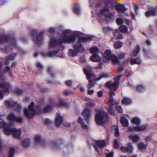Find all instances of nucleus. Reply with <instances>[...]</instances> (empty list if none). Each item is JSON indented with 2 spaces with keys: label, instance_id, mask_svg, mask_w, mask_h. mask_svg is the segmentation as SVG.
<instances>
[{
  "label": "nucleus",
  "instance_id": "nucleus-1",
  "mask_svg": "<svg viewBox=\"0 0 157 157\" xmlns=\"http://www.w3.org/2000/svg\"><path fill=\"white\" fill-rule=\"evenodd\" d=\"M72 32V30L70 29L64 30L63 32V36H61L58 40H56L55 39H51L49 44V47L55 48L61 44L64 43L71 44L74 42L76 40L75 36L72 35L68 36Z\"/></svg>",
  "mask_w": 157,
  "mask_h": 157
},
{
  "label": "nucleus",
  "instance_id": "nucleus-2",
  "mask_svg": "<svg viewBox=\"0 0 157 157\" xmlns=\"http://www.w3.org/2000/svg\"><path fill=\"white\" fill-rule=\"evenodd\" d=\"M55 103L54 101H52L49 104L46 105L43 110H41L40 108L34 109L33 108L34 103L33 102H32L29 105L28 109H25L24 113L25 115L27 116L29 118L31 119L33 117L35 114H38L41 112H49L55 106Z\"/></svg>",
  "mask_w": 157,
  "mask_h": 157
},
{
  "label": "nucleus",
  "instance_id": "nucleus-3",
  "mask_svg": "<svg viewBox=\"0 0 157 157\" xmlns=\"http://www.w3.org/2000/svg\"><path fill=\"white\" fill-rule=\"evenodd\" d=\"M0 48L2 51L8 53L9 51L6 46H3L2 45H8L10 48H13L17 47L16 39L14 36L9 37L7 35H4L0 36Z\"/></svg>",
  "mask_w": 157,
  "mask_h": 157
},
{
  "label": "nucleus",
  "instance_id": "nucleus-4",
  "mask_svg": "<svg viewBox=\"0 0 157 157\" xmlns=\"http://www.w3.org/2000/svg\"><path fill=\"white\" fill-rule=\"evenodd\" d=\"M111 1H107L106 2V6L107 7H104L102 8H101L100 11L98 13V15L99 17L103 20L109 21L112 18V14L110 12L109 9L108 7L111 6L110 5H108V4L110 3Z\"/></svg>",
  "mask_w": 157,
  "mask_h": 157
},
{
  "label": "nucleus",
  "instance_id": "nucleus-5",
  "mask_svg": "<svg viewBox=\"0 0 157 157\" xmlns=\"http://www.w3.org/2000/svg\"><path fill=\"white\" fill-rule=\"evenodd\" d=\"M93 36H89L81 38L74 44V48L78 52H82L84 51L85 48L83 45L81 44V42L85 43L87 41H91L93 40Z\"/></svg>",
  "mask_w": 157,
  "mask_h": 157
},
{
  "label": "nucleus",
  "instance_id": "nucleus-6",
  "mask_svg": "<svg viewBox=\"0 0 157 157\" xmlns=\"http://www.w3.org/2000/svg\"><path fill=\"white\" fill-rule=\"evenodd\" d=\"M108 113L104 110H100L95 116V121L98 125H102L108 118Z\"/></svg>",
  "mask_w": 157,
  "mask_h": 157
},
{
  "label": "nucleus",
  "instance_id": "nucleus-7",
  "mask_svg": "<svg viewBox=\"0 0 157 157\" xmlns=\"http://www.w3.org/2000/svg\"><path fill=\"white\" fill-rule=\"evenodd\" d=\"M44 34V32H41L37 34V32L35 29L33 30L32 31L31 36L35 44L39 45L42 43Z\"/></svg>",
  "mask_w": 157,
  "mask_h": 157
},
{
  "label": "nucleus",
  "instance_id": "nucleus-8",
  "mask_svg": "<svg viewBox=\"0 0 157 157\" xmlns=\"http://www.w3.org/2000/svg\"><path fill=\"white\" fill-rule=\"evenodd\" d=\"M11 88L12 86L8 82H5L3 83L0 82V99L3 98V93H8Z\"/></svg>",
  "mask_w": 157,
  "mask_h": 157
},
{
  "label": "nucleus",
  "instance_id": "nucleus-9",
  "mask_svg": "<svg viewBox=\"0 0 157 157\" xmlns=\"http://www.w3.org/2000/svg\"><path fill=\"white\" fill-rule=\"evenodd\" d=\"M12 132L13 136L14 137L20 138L21 134L20 129H17L16 128H11L7 127L4 129V133L6 135H9Z\"/></svg>",
  "mask_w": 157,
  "mask_h": 157
},
{
  "label": "nucleus",
  "instance_id": "nucleus-10",
  "mask_svg": "<svg viewBox=\"0 0 157 157\" xmlns=\"http://www.w3.org/2000/svg\"><path fill=\"white\" fill-rule=\"evenodd\" d=\"M121 76V75H119L117 77H115V81L114 82L109 81L105 83V86L109 87L110 88H118L119 85V80Z\"/></svg>",
  "mask_w": 157,
  "mask_h": 157
},
{
  "label": "nucleus",
  "instance_id": "nucleus-11",
  "mask_svg": "<svg viewBox=\"0 0 157 157\" xmlns=\"http://www.w3.org/2000/svg\"><path fill=\"white\" fill-rule=\"evenodd\" d=\"M64 142L63 139H59L58 140L52 142L50 144V146L54 150H56L59 148V146L62 144Z\"/></svg>",
  "mask_w": 157,
  "mask_h": 157
},
{
  "label": "nucleus",
  "instance_id": "nucleus-12",
  "mask_svg": "<svg viewBox=\"0 0 157 157\" xmlns=\"http://www.w3.org/2000/svg\"><path fill=\"white\" fill-rule=\"evenodd\" d=\"M8 119L10 120L11 122H17L18 123H20L22 122V119L20 117H16L14 113L11 112L8 117Z\"/></svg>",
  "mask_w": 157,
  "mask_h": 157
},
{
  "label": "nucleus",
  "instance_id": "nucleus-13",
  "mask_svg": "<svg viewBox=\"0 0 157 157\" xmlns=\"http://www.w3.org/2000/svg\"><path fill=\"white\" fill-rule=\"evenodd\" d=\"M5 105L9 107H12L17 111H20L21 106L17 103L13 101L10 102L6 101L5 102Z\"/></svg>",
  "mask_w": 157,
  "mask_h": 157
},
{
  "label": "nucleus",
  "instance_id": "nucleus-14",
  "mask_svg": "<svg viewBox=\"0 0 157 157\" xmlns=\"http://www.w3.org/2000/svg\"><path fill=\"white\" fill-rule=\"evenodd\" d=\"M59 50L58 49L57 51L54 50L52 51H49L48 52L43 53L44 56H48L51 57L54 56H56L58 57H61L62 54L59 52Z\"/></svg>",
  "mask_w": 157,
  "mask_h": 157
},
{
  "label": "nucleus",
  "instance_id": "nucleus-15",
  "mask_svg": "<svg viewBox=\"0 0 157 157\" xmlns=\"http://www.w3.org/2000/svg\"><path fill=\"white\" fill-rule=\"evenodd\" d=\"M96 145L94 146V147L95 150L98 153H99V151L97 146L101 148H103L105 146L106 142L105 140L97 141L96 142Z\"/></svg>",
  "mask_w": 157,
  "mask_h": 157
},
{
  "label": "nucleus",
  "instance_id": "nucleus-16",
  "mask_svg": "<svg viewBox=\"0 0 157 157\" xmlns=\"http://www.w3.org/2000/svg\"><path fill=\"white\" fill-rule=\"evenodd\" d=\"M82 115L85 119L88 121L91 116V110L88 108L84 109Z\"/></svg>",
  "mask_w": 157,
  "mask_h": 157
},
{
  "label": "nucleus",
  "instance_id": "nucleus-17",
  "mask_svg": "<svg viewBox=\"0 0 157 157\" xmlns=\"http://www.w3.org/2000/svg\"><path fill=\"white\" fill-rule=\"evenodd\" d=\"M63 120V117L60 113L57 114L55 119V124L56 126L59 127L62 123Z\"/></svg>",
  "mask_w": 157,
  "mask_h": 157
},
{
  "label": "nucleus",
  "instance_id": "nucleus-18",
  "mask_svg": "<svg viewBox=\"0 0 157 157\" xmlns=\"http://www.w3.org/2000/svg\"><path fill=\"white\" fill-rule=\"evenodd\" d=\"M55 106H57L60 108H68L69 107V104L63 101V100L60 99L57 103H55Z\"/></svg>",
  "mask_w": 157,
  "mask_h": 157
},
{
  "label": "nucleus",
  "instance_id": "nucleus-19",
  "mask_svg": "<svg viewBox=\"0 0 157 157\" xmlns=\"http://www.w3.org/2000/svg\"><path fill=\"white\" fill-rule=\"evenodd\" d=\"M90 59L93 62H98L101 60V58L97 54H94L91 56Z\"/></svg>",
  "mask_w": 157,
  "mask_h": 157
},
{
  "label": "nucleus",
  "instance_id": "nucleus-20",
  "mask_svg": "<svg viewBox=\"0 0 157 157\" xmlns=\"http://www.w3.org/2000/svg\"><path fill=\"white\" fill-rule=\"evenodd\" d=\"M117 11L119 13H122L126 11L127 9L123 5H117L116 7Z\"/></svg>",
  "mask_w": 157,
  "mask_h": 157
},
{
  "label": "nucleus",
  "instance_id": "nucleus-21",
  "mask_svg": "<svg viewBox=\"0 0 157 157\" xmlns=\"http://www.w3.org/2000/svg\"><path fill=\"white\" fill-rule=\"evenodd\" d=\"M83 70L84 73L86 75L88 80H91V77L93 76V74L91 73V71L89 70H88L86 68H84Z\"/></svg>",
  "mask_w": 157,
  "mask_h": 157
},
{
  "label": "nucleus",
  "instance_id": "nucleus-22",
  "mask_svg": "<svg viewBox=\"0 0 157 157\" xmlns=\"http://www.w3.org/2000/svg\"><path fill=\"white\" fill-rule=\"evenodd\" d=\"M157 13V8L154 10H148L145 13V15L147 17L155 16Z\"/></svg>",
  "mask_w": 157,
  "mask_h": 157
},
{
  "label": "nucleus",
  "instance_id": "nucleus-23",
  "mask_svg": "<svg viewBox=\"0 0 157 157\" xmlns=\"http://www.w3.org/2000/svg\"><path fill=\"white\" fill-rule=\"evenodd\" d=\"M147 128V125H144L135 127L134 128V129L136 131L139 132L145 130Z\"/></svg>",
  "mask_w": 157,
  "mask_h": 157
},
{
  "label": "nucleus",
  "instance_id": "nucleus-24",
  "mask_svg": "<svg viewBox=\"0 0 157 157\" xmlns=\"http://www.w3.org/2000/svg\"><path fill=\"white\" fill-rule=\"evenodd\" d=\"M111 51L109 49L105 50L104 53V57L107 59H109L112 56Z\"/></svg>",
  "mask_w": 157,
  "mask_h": 157
},
{
  "label": "nucleus",
  "instance_id": "nucleus-25",
  "mask_svg": "<svg viewBox=\"0 0 157 157\" xmlns=\"http://www.w3.org/2000/svg\"><path fill=\"white\" fill-rule=\"evenodd\" d=\"M141 63V62L140 61V59L139 58L136 59L133 58H131L130 60V63L131 65H133L135 64H137L138 65L140 64Z\"/></svg>",
  "mask_w": 157,
  "mask_h": 157
},
{
  "label": "nucleus",
  "instance_id": "nucleus-26",
  "mask_svg": "<svg viewBox=\"0 0 157 157\" xmlns=\"http://www.w3.org/2000/svg\"><path fill=\"white\" fill-rule=\"evenodd\" d=\"M78 123L81 124L82 128L85 130H87L89 128L88 126L86 124L83 122V119L80 117L78 119Z\"/></svg>",
  "mask_w": 157,
  "mask_h": 157
},
{
  "label": "nucleus",
  "instance_id": "nucleus-27",
  "mask_svg": "<svg viewBox=\"0 0 157 157\" xmlns=\"http://www.w3.org/2000/svg\"><path fill=\"white\" fill-rule=\"evenodd\" d=\"M120 121L122 125L124 127H128V121L124 117H122L120 119Z\"/></svg>",
  "mask_w": 157,
  "mask_h": 157
},
{
  "label": "nucleus",
  "instance_id": "nucleus-28",
  "mask_svg": "<svg viewBox=\"0 0 157 157\" xmlns=\"http://www.w3.org/2000/svg\"><path fill=\"white\" fill-rule=\"evenodd\" d=\"M22 144L24 147H27L30 145L31 142L29 138H26L23 140L22 141Z\"/></svg>",
  "mask_w": 157,
  "mask_h": 157
},
{
  "label": "nucleus",
  "instance_id": "nucleus-29",
  "mask_svg": "<svg viewBox=\"0 0 157 157\" xmlns=\"http://www.w3.org/2000/svg\"><path fill=\"white\" fill-rule=\"evenodd\" d=\"M122 102L124 104L128 105L131 104L132 101V100L130 98L125 97L123 98Z\"/></svg>",
  "mask_w": 157,
  "mask_h": 157
},
{
  "label": "nucleus",
  "instance_id": "nucleus-30",
  "mask_svg": "<svg viewBox=\"0 0 157 157\" xmlns=\"http://www.w3.org/2000/svg\"><path fill=\"white\" fill-rule=\"evenodd\" d=\"M78 52L76 49H70L68 51L69 55L73 57L76 56L78 55Z\"/></svg>",
  "mask_w": 157,
  "mask_h": 157
},
{
  "label": "nucleus",
  "instance_id": "nucleus-31",
  "mask_svg": "<svg viewBox=\"0 0 157 157\" xmlns=\"http://www.w3.org/2000/svg\"><path fill=\"white\" fill-rule=\"evenodd\" d=\"M140 50V47L139 45H137L135 49L131 53L132 56H136L138 55Z\"/></svg>",
  "mask_w": 157,
  "mask_h": 157
},
{
  "label": "nucleus",
  "instance_id": "nucleus-32",
  "mask_svg": "<svg viewBox=\"0 0 157 157\" xmlns=\"http://www.w3.org/2000/svg\"><path fill=\"white\" fill-rule=\"evenodd\" d=\"M90 52L91 53L93 54H97L99 52V50L97 47L93 46L90 48Z\"/></svg>",
  "mask_w": 157,
  "mask_h": 157
},
{
  "label": "nucleus",
  "instance_id": "nucleus-33",
  "mask_svg": "<svg viewBox=\"0 0 157 157\" xmlns=\"http://www.w3.org/2000/svg\"><path fill=\"white\" fill-rule=\"evenodd\" d=\"M132 123L136 125H139L141 123L140 120L138 117H134L131 121Z\"/></svg>",
  "mask_w": 157,
  "mask_h": 157
},
{
  "label": "nucleus",
  "instance_id": "nucleus-34",
  "mask_svg": "<svg viewBox=\"0 0 157 157\" xmlns=\"http://www.w3.org/2000/svg\"><path fill=\"white\" fill-rule=\"evenodd\" d=\"M108 87L109 89L110 90V91L109 92V94L110 96V97H113L115 94V91L117 88H110L108 86H106Z\"/></svg>",
  "mask_w": 157,
  "mask_h": 157
},
{
  "label": "nucleus",
  "instance_id": "nucleus-35",
  "mask_svg": "<svg viewBox=\"0 0 157 157\" xmlns=\"http://www.w3.org/2000/svg\"><path fill=\"white\" fill-rule=\"evenodd\" d=\"M74 10L77 14H79L80 13V8L78 4H75L74 6Z\"/></svg>",
  "mask_w": 157,
  "mask_h": 157
},
{
  "label": "nucleus",
  "instance_id": "nucleus-36",
  "mask_svg": "<svg viewBox=\"0 0 157 157\" xmlns=\"http://www.w3.org/2000/svg\"><path fill=\"white\" fill-rule=\"evenodd\" d=\"M15 151V150L14 148L10 147L9 151L8 157H13Z\"/></svg>",
  "mask_w": 157,
  "mask_h": 157
},
{
  "label": "nucleus",
  "instance_id": "nucleus-37",
  "mask_svg": "<svg viewBox=\"0 0 157 157\" xmlns=\"http://www.w3.org/2000/svg\"><path fill=\"white\" fill-rule=\"evenodd\" d=\"M114 35L116 39H121L123 38L122 35L117 31H116L114 32Z\"/></svg>",
  "mask_w": 157,
  "mask_h": 157
},
{
  "label": "nucleus",
  "instance_id": "nucleus-38",
  "mask_svg": "<svg viewBox=\"0 0 157 157\" xmlns=\"http://www.w3.org/2000/svg\"><path fill=\"white\" fill-rule=\"evenodd\" d=\"M122 42L120 41H117L114 43V47L115 48H120L122 47Z\"/></svg>",
  "mask_w": 157,
  "mask_h": 157
},
{
  "label": "nucleus",
  "instance_id": "nucleus-39",
  "mask_svg": "<svg viewBox=\"0 0 157 157\" xmlns=\"http://www.w3.org/2000/svg\"><path fill=\"white\" fill-rule=\"evenodd\" d=\"M129 138L132 140L133 142H136L138 141L139 137L138 135H131L129 136Z\"/></svg>",
  "mask_w": 157,
  "mask_h": 157
},
{
  "label": "nucleus",
  "instance_id": "nucleus-40",
  "mask_svg": "<svg viewBox=\"0 0 157 157\" xmlns=\"http://www.w3.org/2000/svg\"><path fill=\"white\" fill-rule=\"evenodd\" d=\"M108 76V74L107 73L102 72L100 75L99 76L96 78V80H99L103 78L107 77Z\"/></svg>",
  "mask_w": 157,
  "mask_h": 157
},
{
  "label": "nucleus",
  "instance_id": "nucleus-41",
  "mask_svg": "<svg viewBox=\"0 0 157 157\" xmlns=\"http://www.w3.org/2000/svg\"><path fill=\"white\" fill-rule=\"evenodd\" d=\"M119 30L122 32L126 33L128 30V28L126 26L122 25L120 26L119 27Z\"/></svg>",
  "mask_w": 157,
  "mask_h": 157
},
{
  "label": "nucleus",
  "instance_id": "nucleus-42",
  "mask_svg": "<svg viewBox=\"0 0 157 157\" xmlns=\"http://www.w3.org/2000/svg\"><path fill=\"white\" fill-rule=\"evenodd\" d=\"M110 59H111L112 62L115 64H117L119 63V60L117 57L114 55H112Z\"/></svg>",
  "mask_w": 157,
  "mask_h": 157
},
{
  "label": "nucleus",
  "instance_id": "nucleus-43",
  "mask_svg": "<svg viewBox=\"0 0 157 157\" xmlns=\"http://www.w3.org/2000/svg\"><path fill=\"white\" fill-rule=\"evenodd\" d=\"M138 146L139 149L142 150H144L146 149L147 148V145L145 144L144 143H139Z\"/></svg>",
  "mask_w": 157,
  "mask_h": 157
},
{
  "label": "nucleus",
  "instance_id": "nucleus-44",
  "mask_svg": "<svg viewBox=\"0 0 157 157\" xmlns=\"http://www.w3.org/2000/svg\"><path fill=\"white\" fill-rule=\"evenodd\" d=\"M10 124H6L5 122H0V128H5V127H6L10 128Z\"/></svg>",
  "mask_w": 157,
  "mask_h": 157
},
{
  "label": "nucleus",
  "instance_id": "nucleus-45",
  "mask_svg": "<svg viewBox=\"0 0 157 157\" xmlns=\"http://www.w3.org/2000/svg\"><path fill=\"white\" fill-rule=\"evenodd\" d=\"M16 56V53L12 54L8 56H6V58L9 60H13L15 59Z\"/></svg>",
  "mask_w": 157,
  "mask_h": 157
},
{
  "label": "nucleus",
  "instance_id": "nucleus-46",
  "mask_svg": "<svg viewBox=\"0 0 157 157\" xmlns=\"http://www.w3.org/2000/svg\"><path fill=\"white\" fill-rule=\"evenodd\" d=\"M108 103L109 106L111 105L113 106L115 104L116 102L115 101L113 97H110Z\"/></svg>",
  "mask_w": 157,
  "mask_h": 157
},
{
  "label": "nucleus",
  "instance_id": "nucleus-47",
  "mask_svg": "<svg viewBox=\"0 0 157 157\" xmlns=\"http://www.w3.org/2000/svg\"><path fill=\"white\" fill-rule=\"evenodd\" d=\"M126 148L127 151L129 152H131L133 149L132 145L131 143H129L128 144Z\"/></svg>",
  "mask_w": 157,
  "mask_h": 157
},
{
  "label": "nucleus",
  "instance_id": "nucleus-48",
  "mask_svg": "<svg viewBox=\"0 0 157 157\" xmlns=\"http://www.w3.org/2000/svg\"><path fill=\"white\" fill-rule=\"evenodd\" d=\"M137 90L140 92H142L145 90V88L142 85H139L137 86L136 87Z\"/></svg>",
  "mask_w": 157,
  "mask_h": 157
},
{
  "label": "nucleus",
  "instance_id": "nucleus-49",
  "mask_svg": "<svg viewBox=\"0 0 157 157\" xmlns=\"http://www.w3.org/2000/svg\"><path fill=\"white\" fill-rule=\"evenodd\" d=\"M109 113L112 115L114 116L115 115L114 110L113 109V106L112 105L109 106Z\"/></svg>",
  "mask_w": 157,
  "mask_h": 157
},
{
  "label": "nucleus",
  "instance_id": "nucleus-50",
  "mask_svg": "<svg viewBox=\"0 0 157 157\" xmlns=\"http://www.w3.org/2000/svg\"><path fill=\"white\" fill-rule=\"evenodd\" d=\"M123 22V19L121 18H117L116 19V22L118 25L122 24Z\"/></svg>",
  "mask_w": 157,
  "mask_h": 157
},
{
  "label": "nucleus",
  "instance_id": "nucleus-51",
  "mask_svg": "<svg viewBox=\"0 0 157 157\" xmlns=\"http://www.w3.org/2000/svg\"><path fill=\"white\" fill-rule=\"evenodd\" d=\"M111 30V28L107 27H104L103 29V31L105 33H109Z\"/></svg>",
  "mask_w": 157,
  "mask_h": 157
},
{
  "label": "nucleus",
  "instance_id": "nucleus-52",
  "mask_svg": "<svg viewBox=\"0 0 157 157\" xmlns=\"http://www.w3.org/2000/svg\"><path fill=\"white\" fill-rule=\"evenodd\" d=\"M41 140V137L39 135L36 136L35 138V142L38 144L40 142Z\"/></svg>",
  "mask_w": 157,
  "mask_h": 157
},
{
  "label": "nucleus",
  "instance_id": "nucleus-53",
  "mask_svg": "<svg viewBox=\"0 0 157 157\" xmlns=\"http://www.w3.org/2000/svg\"><path fill=\"white\" fill-rule=\"evenodd\" d=\"M118 143V140L116 139L114 140L113 142V147L114 148L117 149L119 147V145Z\"/></svg>",
  "mask_w": 157,
  "mask_h": 157
},
{
  "label": "nucleus",
  "instance_id": "nucleus-54",
  "mask_svg": "<svg viewBox=\"0 0 157 157\" xmlns=\"http://www.w3.org/2000/svg\"><path fill=\"white\" fill-rule=\"evenodd\" d=\"M15 94L16 95H19L23 94V91L21 89H17L15 91Z\"/></svg>",
  "mask_w": 157,
  "mask_h": 157
},
{
  "label": "nucleus",
  "instance_id": "nucleus-55",
  "mask_svg": "<svg viewBox=\"0 0 157 157\" xmlns=\"http://www.w3.org/2000/svg\"><path fill=\"white\" fill-rule=\"evenodd\" d=\"M89 81V85L88 86V88L89 89H90L91 87H93L94 86V83L92 80H90Z\"/></svg>",
  "mask_w": 157,
  "mask_h": 157
},
{
  "label": "nucleus",
  "instance_id": "nucleus-56",
  "mask_svg": "<svg viewBox=\"0 0 157 157\" xmlns=\"http://www.w3.org/2000/svg\"><path fill=\"white\" fill-rule=\"evenodd\" d=\"M44 122L45 124L48 125L51 124L52 122L48 118H46L44 121Z\"/></svg>",
  "mask_w": 157,
  "mask_h": 157
},
{
  "label": "nucleus",
  "instance_id": "nucleus-57",
  "mask_svg": "<svg viewBox=\"0 0 157 157\" xmlns=\"http://www.w3.org/2000/svg\"><path fill=\"white\" fill-rule=\"evenodd\" d=\"M118 57L120 59H122L125 58V55L124 53H119L118 55Z\"/></svg>",
  "mask_w": 157,
  "mask_h": 157
},
{
  "label": "nucleus",
  "instance_id": "nucleus-58",
  "mask_svg": "<svg viewBox=\"0 0 157 157\" xmlns=\"http://www.w3.org/2000/svg\"><path fill=\"white\" fill-rule=\"evenodd\" d=\"M116 109L117 112L119 113H122L123 112V109L122 107L120 106H117Z\"/></svg>",
  "mask_w": 157,
  "mask_h": 157
},
{
  "label": "nucleus",
  "instance_id": "nucleus-59",
  "mask_svg": "<svg viewBox=\"0 0 157 157\" xmlns=\"http://www.w3.org/2000/svg\"><path fill=\"white\" fill-rule=\"evenodd\" d=\"M115 135L116 136H118L119 135V129L116 126L115 128Z\"/></svg>",
  "mask_w": 157,
  "mask_h": 157
},
{
  "label": "nucleus",
  "instance_id": "nucleus-60",
  "mask_svg": "<svg viewBox=\"0 0 157 157\" xmlns=\"http://www.w3.org/2000/svg\"><path fill=\"white\" fill-rule=\"evenodd\" d=\"M56 30V28L55 27H51L49 30L48 31L50 34H52Z\"/></svg>",
  "mask_w": 157,
  "mask_h": 157
},
{
  "label": "nucleus",
  "instance_id": "nucleus-61",
  "mask_svg": "<svg viewBox=\"0 0 157 157\" xmlns=\"http://www.w3.org/2000/svg\"><path fill=\"white\" fill-rule=\"evenodd\" d=\"M134 8L135 10V12L137 13L138 14L139 12V7L138 6L134 4Z\"/></svg>",
  "mask_w": 157,
  "mask_h": 157
},
{
  "label": "nucleus",
  "instance_id": "nucleus-62",
  "mask_svg": "<svg viewBox=\"0 0 157 157\" xmlns=\"http://www.w3.org/2000/svg\"><path fill=\"white\" fill-rule=\"evenodd\" d=\"M121 150L123 152H125L127 151L126 147V146H122L121 147Z\"/></svg>",
  "mask_w": 157,
  "mask_h": 157
},
{
  "label": "nucleus",
  "instance_id": "nucleus-63",
  "mask_svg": "<svg viewBox=\"0 0 157 157\" xmlns=\"http://www.w3.org/2000/svg\"><path fill=\"white\" fill-rule=\"evenodd\" d=\"M72 83V81L71 80H68L66 82V85L68 86H70Z\"/></svg>",
  "mask_w": 157,
  "mask_h": 157
},
{
  "label": "nucleus",
  "instance_id": "nucleus-64",
  "mask_svg": "<svg viewBox=\"0 0 157 157\" xmlns=\"http://www.w3.org/2000/svg\"><path fill=\"white\" fill-rule=\"evenodd\" d=\"M78 89L82 92H84L85 91V89L83 86L81 85H79L78 86Z\"/></svg>",
  "mask_w": 157,
  "mask_h": 157
}]
</instances>
